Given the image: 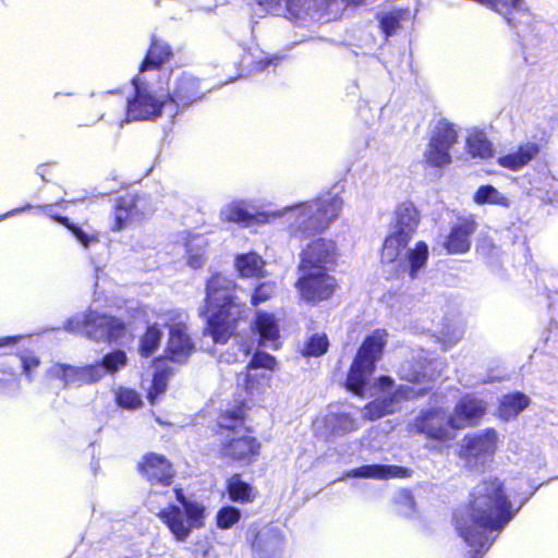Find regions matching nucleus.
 Listing matches in <instances>:
<instances>
[{"label": "nucleus", "mask_w": 558, "mask_h": 558, "mask_svg": "<svg viewBox=\"0 0 558 558\" xmlns=\"http://www.w3.org/2000/svg\"><path fill=\"white\" fill-rule=\"evenodd\" d=\"M238 288L233 279L220 271L206 279L199 316L205 320L204 333L215 343H227L246 319V304L238 295Z\"/></svg>", "instance_id": "1"}, {"label": "nucleus", "mask_w": 558, "mask_h": 558, "mask_svg": "<svg viewBox=\"0 0 558 558\" xmlns=\"http://www.w3.org/2000/svg\"><path fill=\"white\" fill-rule=\"evenodd\" d=\"M251 405L245 399L234 398L226 408L217 412L209 432L218 442V456L221 460L240 465L255 463L262 452V442L251 435L246 426Z\"/></svg>", "instance_id": "2"}, {"label": "nucleus", "mask_w": 558, "mask_h": 558, "mask_svg": "<svg viewBox=\"0 0 558 558\" xmlns=\"http://www.w3.org/2000/svg\"><path fill=\"white\" fill-rule=\"evenodd\" d=\"M173 494L179 505L162 507L160 497L168 498L169 492L150 490L147 495L149 511L162 522L177 542H185L194 529L205 525L206 509L197 500L186 497L182 487H174Z\"/></svg>", "instance_id": "3"}, {"label": "nucleus", "mask_w": 558, "mask_h": 558, "mask_svg": "<svg viewBox=\"0 0 558 558\" xmlns=\"http://www.w3.org/2000/svg\"><path fill=\"white\" fill-rule=\"evenodd\" d=\"M342 198L331 192L320 193L313 199L289 208L288 233L291 239L304 240L324 232L339 216Z\"/></svg>", "instance_id": "4"}, {"label": "nucleus", "mask_w": 558, "mask_h": 558, "mask_svg": "<svg viewBox=\"0 0 558 558\" xmlns=\"http://www.w3.org/2000/svg\"><path fill=\"white\" fill-rule=\"evenodd\" d=\"M388 332L378 328L368 333L360 344L348 371L344 387L353 395L363 398L369 378L384 355Z\"/></svg>", "instance_id": "5"}, {"label": "nucleus", "mask_w": 558, "mask_h": 558, "mask_svg": "<svg viewBox=\"0 0 558 558\" xmlns=\"http://www.w3.org/2000/svg\"><path fill=\"white\" fill-rule=\"evenodd\" d=\"M453 522L458 534L473 547L469 558H483L488 535V496L472 495L468 506L454 512Z\"/></svg>", "instance_id": "6"}, {"label": "nucleus", "mask_w": 558, "mask_h": 558, "mask_svg": "<svg viewBox=\"0 0 558 558\" xmlns=\"http://www.w3.org/2000/svg\"><path fill=\"white\" fill-rule=\"evenodd\" d=\"M395 214V229L386 236L380 252L381 260L388 264L399 259L420 225V213L411 202L399 204Z\"/></svg>", "instance_id": "7"}, {"label": "nucleus", "mask_w": 558, "mask_h": 558, "mask_svg": "<svg viewBox=\"0 0 558 558\" xmlns=\"http://www.w3.org/2000/svg\"><path fill=\"white\" fill-rule=\"evenodd\" d=\"M299 276L294 282L300 299L310 304L318 305L330 300L337 289L338 281L326 270L298 269Z\"/></svg>", "instance_id": "8"}, {"label": "nucleus", "mask_w": 558, "mask_h": 558, "mask_svg": "<svg viewBox=\"0 0 558 558\" xmlns=\"http://www.w3.org/2000/svg\"><path fill=\"white\" fill-rule=\"evenodd\" d=\"M153 213V201L145 193L134 192L120 195L113 205L111 231L119 232L129 226L142 222Z\"/></svg>", "instance_id": "9"}, {"label": "nucleus", "mask_w": 558, "mask_h": 558, "mask_svg": "<svg viewBox=\"0 0 558 558\" xmlns=\"http://www.w3.org/2000/svg\"><path fill=\"white\" fill-rule=\"evenodd\" d=\"M134 92L126 99L125 122L154 120L162 114L167 97L159 98L153 94L148 84L138 77L132 80Z\"/></svg>", "instance_id": "10"}, {"label": "nucleus", "mask_w": 558, "mask_h": 558, "mask_svg": "<svg viewBox=\"0 0 558 558\" xmlns=\"http://www.w3.org/2000/svg\"><path fill=\"white\" fill-rule=\"evenodd\" d=\"M82 329L88 339L111 344L125 336L126 324L117 316L93 311L84 316Z\"/></svg>", "instance_id": "11"}, {"label": "nucleus", "mask_w": 558, "mask_h": 558, "mask_svg": "<svg viewBox=\"0 0 558 558\" xmlns=\"http://www.w3.org/2000/svg\"><path fill=\"white\" fill-rule=\"evenodd\" d=\"M458 142V132L453 123L446 119L439 120L434 126L424 161L434 168H441L451 162L450 148Z\"/></svg>", "instance_id": "12"}, {"label": "nucleus", "mask_w": 558, "mask_h": 558, "mask_svg": "<svg viewBox=\"0 0 558 558\" xmlns=\"http://www.w3.org/2000/svg\"><path fill=\"white\" fill-rule=\"evenodd\" d=\"M509 488L498 480L490 481V535H498L505 526L515 517L529 497L523 498L515 506Z\"/></svg>", "instance_id": "13"}, {"label": "nucleus", "mask_w": 558, "mask_h": 558, "mask_svg": "<svg viewBox=\"0 0 558 558\" xmlns=\"http://www.w3.org/2000/svg\"><path fill=\"white\" fill-rule=\"evenodd\" d=\"M413 429L426 439L439 444H445L456 437V429H452L450 425V415L440 407L422 410L414 418Z\"/></svg>", "instance_id": "14"}, {"label": "nucleus", "mask_w": 558, "mask_h": 558, "mask_svg": "<svg viewBox=\"0 0 558 558\" xmlns=\"http://www.w3.org/2000/svg\"><path fill=\"white\" fill-rule=\"evenodd\" d=\"M338 247L335 241L317 238L300 253L298 269L332 271L337 265Z\"/></svg>", "instance_id": "15"}, {"label": "nucleus", "mask_w": 558, "mask_h": 558, "mask_svg": "<svg viewBox=\"0 0 558 558\" xmlns=\"http://www.w3.org/2000/svg\"><path fill=\"white\" fill-rule=\"evenodd\" d=\"M136 470L153 487H170L177 476L174 464L166 456L153 451L143 454Z\"/></svg>", "instance_id": "16"}, {"label": "nucleus", "mask_w": 558, "mask_h": 558, "mask_svg": "<svg viewBox=\"0 0 558 558\" xmlns=\"http://www.w3.org/2000/svg\"><path fill=\"white\" fill-rule=\"evenodd\" d=\"M195 345L187 333V327L183 322L169 325V337L162 355L156 357V362L185 364Z\"/></svg>", "instance_id": "17"}, {"label": "nucleus", "mask_w": 558, "mask_h": 558, "mask_svg": "<svg viewBox=\"0 0 558 558\" xmlns=\"http://www.w3.org/2000/svg\"><path fill=\"white\" fill-rule=\"evenodd\" d=\"M248 542L257 558H282L284 537L268 525L253 524L248 529Z\"/></svg>", "instance_id": "18"}, {"label": "nucleus", "mask_w": 558, "mask_h": 558, "mask_svg": "<svg viewBox=\"0 0 558 558\" xmlns=\"http://www.w3.org/2000/svg\"><path fill=\"white\" fill-rule=\"evenodd\" d=\"M206 90L198 77L183 73L174 81L173 87L167 94L168 102H173L178 107H186L205 98Z\"/></svg>", "instance_id": "19"}, {"label": "nucleus", "mask_w": 558, "mask_h": 558, "mask_svg": "<svg viewBox=\"0 0 558 558\" xmlns=\"http://www.w3.org/2000/svg\"><path fill=\"white\" fill-rule=\"evenodd\" d=\"M485 412L486 405L483 400L464 395L454 404L450 414V425L456 430L475 426Z\"/></svg>", "instance_id": "20"}, {"label": "nucleus", "mask_w": 558, "mask_h": 558, "mask_svg": "<svg viewBox=\"0 0 558 558\" xmlns=\"http://www.w3.org/2000/svg\"><path fill=\"white\" fill-rule=\"evenodd\" d=\"M280 215L278 213L256 211L250 213L244 202H232L220 213V219L223 222L236 223L241 227H252L256 225H266L275 220Z\"/></svg>", "instance_id": "21"}, {"label": "nucleus", "mask_w": 558, "mask_h": 558, "mask_svg": "<svg viewBox=\"0 0 558 558\" xmlns=\"http://www.w3.org/2000/svg\"><path fill=\"white\" fill-rule=\"evenodd\" d=\"M477 223L473 216H460L444 242L449 254H461L470 250L471 236L476 231Z\"/></svg>", "instance_id": "22"}, {"label": "nucleus", "mask_w": 558, "mask_h": 558, "mask_svg": "<svg viewBox=\"0 0 558 558\" xmlns=\"http://www.w3.org/2000/svg\"><path fill=\"white\" fill-rule=\"evenodd\" d=\"M251 331L257 336L259 347L279 349L280 326L274 313L257 311L251 324Z\"/></svg>", "instance_id": "23"}, {"label": "nucleus", "mask_w": 558, "mask_h": 558, "mask_svg": "<svg viewBox=\"0 0 558 558\" xmlns=\"http://www.w3.org/2000/svg\"><path fill=\"white\" fill-rule=\"evenodd\" d=\"M173 49L163 38L151 35L147 51L138 65L140 72L160 70L166 63L173 59Z\"/></svg>", "instance_id": "24"}, {"label": "nucleus", "mask_w": 558, "mask_h": 558, "mask_svg": "<svg viewBox=\"0 0 558 558\" xmlns=\"http://www.w3.org/2000/svg\"><path fill=\"white\" fill-rule=\"evenodd\" d=\"M439 371L433 361L426 357H416L405 361L399 371L400 379L412 384H423L435 380Z\"/></svg>", "instance_id": "25"}, {"label": "nucleus", "mask_w": 558, "mask_h": 558, "mask_svg": "<svg viewBox=\"0 0 558 558\" xmlns=\"http://www.w3.org/2000/svg\"><path fill=\"white\" fill-rule=\"evenodd\" d=\"M65 202L61 199L56 204H45L38 206L39 210L52 221L66 228L75 240L85 248L99 241L98 233L88 234L78 225L72 222L66 216L54 211V206H62Z\"/></svg>", "instance_id": "26"}, {"label": "nucleus", "mask_w": 558, "mask_h": 558, "mask_svg": "<svg viewBox=\"0 0 558 558\" xmlns=\"http://www.w3.org/2000/svg\"><path fill=\"white\" fill-rule=\"evenodd\" d=\"M271 376L266 375L265 373H257L253 369H245L236 375L238 387L243 390L246 398H244L247 402L252 400L254 397L264 393L266 388L269 386V381ZM234 398H240V396H233ZM241 399H243L241 397Z\"/></svg>", "instance_id": "27"}, {"label": "nucleus", "mask_w": 558, "mask_h": 558, "mask_svg": "<svg viewBox=\"0 0 558 558\" xmlns=\"http://www.w3.org/2000/svg\"><path fill=\"white\" fill-rule=\"evenodd\" d=\"M266 262L254 251L238 254L234 257V268L238 276L243 279H259L267 275Z\"/></svg>", "instance_id": "28"}, {"label": "nucleus", "mask_w": 558, "mask_h": 558, "mask_svg": "<svg viewBox=\"0 0 558 558\" xmlns=\"http://www.w3.org/2000/svg\"><path fill=\"white\" fill-rule=\"evenodd\" d=\"M530 404L531 398L521 391L506 393L499 399L496 415L501 421L509 422L517 418Z\"/></svg>", "instance_id": "29"}, {"label": "nucleus", "mask_w": 558, "mask_h": 558, "mask_svg": "<svg viewBox=\"0 0 558 558\" xmlns=\"http://www.w3.org/2000/svg\"><path fill=\"white\" fill-rule=\"evenodd\" d=\"M539 153V147L535 143L521 145L518 150L498 157L499 166L512 171L520 170L527 165Z\"/></svg>", "instance_id": "30"}, {"label": "nucleus", "mask_w": 558, "mask_h": 558, "mask_svg": "<svg viewBox=\"0 0 558 558\" xmlns=\"http://www.w3.org/2000/svg\"><path fill=\"white\" fill-rule=\"evenodd\" d=\"M228 498L233 502L251 504L256 499L255 488L247 482L242 480L240 473L231 474L225 486Z\"/></svg>", "instance_id": "31"}, {"label": "nucleus", "mask_w": 558, "mask_h": 558, "mask_svg": "<svg viewBox=\"0 0 558 558\" xmlns=\"http://www.w3.org/2000/svg\"><path fill=\"white\" fill-rule=\"evenodd\" d=\"M488 451V430L468 434L463 437L459 454L471 462Z\"/></svg>", "instance_id": "32"}, {"label": "nucleus", "mask_w": 558, "mask_h": 558, "mask_svg": "<svg viewBox=\"0 0 558 558\" xmlns=\"http://www.w3.org/2000/svg\"><path fill=\"white\" fill-rule=\"evenodd\" d=\"M153 363L156 371L153 374L151 384L147 392V399L150 403H153L157 397L166 392L169 378L173 373V369L168 363L156 362V359H154Z\"/></svg>", "instance_id": "33"}, {"label": "nucleus", "mask_w": 558, "mask_h": 558, "mask_svg": "<svg viewBox=\"0 0 558 558\" xmlns=\"http://www.w3.org/2000/svg\"><path fill=\"white\" fill-rule=\"evenodd\" d=\"M162 331L157 324H148L140 337L137 351L144 357H150L159 348Z\"/></svg>", "instance_id": "34"}, {"label": "nucleus", "mask_w": 558, "mask_h": 558, "mask_svg": "<svg viewBox=\"0 0 558 558\" xmlns=\"http://www.w3.org/2000/svg\"><path fill=\"white\" fill-rule=\"evenodd\" d=\"M114 92H109L106 96L90 104V109L95 111L96 121L101 119L118 117L124 107V100L120 97L118 100L113 98Z\"/></svg>", "instance_id": "35"}, {"label": "nucleus", "mask_w": 558, "mask_h": 558, "mask_svg": "<svg viewBox=\"0 0 558 558\" xmlns=\"http://www.w3.org/2000/svg\"><path fill=\"white\" fill-rule=\"evenodd\" d=\"M393 403V396L376 398L364 405L363 417L366 421H376L386 415L392 414L395 411Z\"/></svg>", "instance_id": "36"}, {"label": "nucleus", "mask_w": 558, "mask_h": 558, "mask_svg": "<svg viewBox=\"0 0 558 558\" xmlns=\"http://www.w3.org/2000/svg\"><path fill=\"white\" fill-rule=\"evenodd\" d=\"M407 258L410 264L409 275L414 279L428 259L427 244L424 241L416 242L414 247L408 251Z\"/></svg>", "instance_id": "37"}, {"label": "nucleus", "mask_w": 558, "mask_h": 558, "mask_svg": "<svg viewBox=\"0 0 558 558\" xmlns=\"http://www.w3.org/2000/svg\"><path fill=\"white\" fill-rule=\"evenodd\" d=\"M53 376L61 380L64 386L80 385L82 386L81 379V367L64 363H57L52 367Z\"/></svg>", "instance_id": "38"}, {"label": "nucleus", "mask_w": 558, "mask_h": 558, "mask_svg": "<svg viewBox=\"0 0 558 558\" xmlns=\"http://www.w3.org/2000/svg\"><path fill=\"white\" fill-rule=\"evenodd\" d=\"M466 151L472 157H484L488 154V140L483 131L473 130L465 142Z\"/></svg>", "instance_id": "39"}, {"label": "nucleus", "mask_w": 558, "mask_h": 558, "mask_svg": "<svg viewBox=\"0 0 558 558\" xmlns=\"http://www.w3.org/2000/svg\"><path fill=\"white\" fill-rule=\"evenodd\" d=\"M99 362L106 374H114L128 364V356L123 350L114 349L106 353Z\"/></svg>", "instance_id": "40"}, {"label": "nucleus", "mask_w": 558, "mask_h": 558, "mask_svg": "<svg viewBox=\"0 0 558 558\" xmlns=\"http://www.w3.org/2000/svg\"><path fill=\"white\" fill-rule=\"evenodd\" d=\"M329 348V341L325 333L312 335L304 344L303 355L318 357L324 355Z\"/></svg>", "instance_id": "41"}, {"label": "nucleus", "mask_w": 558, "mask_h": 558, "mask_svg": "<svg viewBox=\"0 0 558 558\" xmlns=\"http://www.w3.org/2000/svg\"><path fill=\"white\" fill-rule=\"evenodd\" d=\"M277 366L278 362L274 355L263 350H256L245 367L255 372L259 368L274 372L276 371Z\"/></svg>", "instance_id": "42"}, {"label": "nucleus", "mask_w": 558, "mask_h": 558, "mask_svg": "<svg viewBox=\"0 0 558 558\" xmlns=\"http://www.w3.org/2000/svg\"><path fill=\"white\" fill-rule=\"evenodd\" d=\"M276 283L274 281H263L255 286L253 289L250 303L252 306H258L262 303L268 302L276 294Z\"/></svg>", "instance_id": "43"}, {"label": "nucleus", "mask_w": 558, "mask_h": 558, "mask_svg": "<svg viewBox=\"0 0 558 558\" xmlns=\"http://www.w3.org/2000/svg\"><path fill=\"white\" fill-rule=\"evenodd\" d=\"M116 402L119 407L135 410L143 405L140 393L131 388L121 387L116 395Z\"/></svg>", "instance_id": "44"}, {"label": "nucleus", "mask_w": 558, "mask_h": 558, "mask_svg": "<svg viewBox=\"0 0 558 558\" xmlns=\"http://www.w3.org/2000/svg\"><path fill=\"white\" fill-rule=\"evenodd\" d=\"M241 519V511L233 506L221 507L216 514V525L221 530L230 529Z\"/></svg>", "instance_id": "45"}, {"label": "nucleus", "mask_w": 558, "mask_h": 558, "mask_svg": "<svg viewBox=\"0 0 558 558\" xmlns=\"http://www.w3.org/2000/svg\"><path fill=\"white\" fill-rule=\"evenodd\" d=\"M333 433H351L357 428V423L349 413H335L332 415Z\"/></svg>", "instance_id": "46"}, {"label": "nucleus", "mask_w": 558, "mask_h": 558, "mask_svg": "<svg viewBox=\"0 0 558 558\" xmlns=\"http://www.w3.org/2000/svg\"><path fill=\"white\" fill-rule=\"evenodd\" d=\"M80 367L82 386L95 384L99 381L101 378H104L106 375V372L102 369L100 362Z\"/></svg>", "instance_id": "47"}, {"label": "nucleus", "mask_w": 558, "mask_h": 558, "mask_svg": "<svg viewBox=\"0 0 558 558\" xmlns=\"http://www.w3.org/2000/svg\"><path fill=\"white\" fill-rule=\"evenodd\" d=\"M412 474L411 469L400 465L380 464V480L407 478Z\"/></svg>", "instance_id": "48"}, {"label": "nucleus", "mask_w": 558, "mask_h": 558, "mask_svg": "<svg viewBox=\"0 0 558 558\" xmlns=\"http://www.w3.org/2000/svg\"><path fill=\"white\" fill-rule=\"evenodd\" d=\"M523 0H490V9L495 10L510 22L508 15L514 9H520Z\"/></svg>", "instance_id": "49"}, {"label": "nucleus", "mask_w": 558, "mask_h": 558, "mask_svg": "<svg viewBox=\"0 0 558 558\" xmlns=\"http://www.w3.org/2000/svg\"><path fill=\"white\" fill-rule=\"evenodd\" d=\"M354 477L380 480V464H365L351 471Z\"/></svg>", "instance_id": "50"}, {"label": "nucleus", "mask_w": 558, "mask_h": 558, "mask_svg": "<svg viewBox=\"0 0 558 558\" xmlns=\"http://www.w3.org/2000/svg\"><path fill=\"white\" fill-rule=\"evenodd\" d=\"M206 259V254L203 251L192 248L187 251L186 265L194 270L203 268Z\"/></svg>", "instance_id": "51"}, {"label": "nucleus", "mask_w": 558, "mask_h": 558, "mask_svg": "<svg viewBox=\"0 0 558 558\" xmlns=\"http://www.w3.org/2000/svg\"><path fill=\"white\" fill-rule=\"evenodd\" d=\"M379 26L386 37L392 35L393 31L399 26V20L391 14L384 15L379 21Z\"/></svg>", "instance_id": "52"}, {"label": "nucleus", "mask_w": 558, "mask_h": 558, "mask_svg": "<svg viewBox=\"0 0 558 558\" xmlns=\"http://www.w3.org/2000/svg\"><path fill=\"white\" fill-rule=\"evenodd\" d=\"M490 204L509 207L511 201L490 185Z\"/></svg>", "instance_id": "53"}, {"label": "nucleus", "mask_w": 558, "mask_h": 558, "mask_svg": "<svg viewBox=\"0 0 558 558\" xmlns=\"http://www.w3.org/2000/svg\"><path fill=\"white\" fill-rule=\"evenodd\" d=\"M40 364L39 357L35 355L22 356V367L26 375H29L33 368H36Z\"/></svg>", "instance_id": "54"}, {"label": "nucleus", "mask_w": 558, "mask_h": 558, "mask_svg": "<svg viewBox=\"0 0 558 558\" xmlns=\"http://www.w3.org/2000/svg\"><path fill=\"white\" fill-rule=\"evenodd\" d=\"M474 202L477 204L488 203V184L481 185L474 194Z\"/></svg>", "instance_id": "55"}, {"label": "nucleus", "mask_w": 558, "mask_h": 558, "mask_svg": "<svg viewBox=\"0 0 558 558\" xmlns=\"http://www.w3.org/2000/svg\"><path fill=\"white\" fill-rule=\"evenodd\" d=\"M22 339H23V336H5V337H0V348L15 345Z\"/></svg>", "instance_id": "56"}, {"label": "nucleus", "mask_w": 558, "mask_h": 558, "mask_svg": "<svg viewBox=\"0 0 558 558\" xmlns=\"http://www.w3.org/2000/svg\"><path fill=\"white\" fill-rule=\"evenodd\" d=\"M551 183L549 184L553 190V197H549L550 202L558 201V181L555 178H550Z\"/></svg>", "instance_id": "57"}, {"label": "nucleus", "mask_w": 558, "mask_h": 558, "mask_svg": "<svg viewBox=\"0 0 558 558\" xmlns=\"http://www.w3.org/2000/svg\"><path fill=\"white\" fill-rule=\"evenodd\" d=\"M378 381H379L380 386L384 388H390L393 385V380L389 376H386V375L379 376Z\"/></svg>", "instance_id": "58"}, {"label": "nucleus", "mask_w": 558, "mask_h": 558, "mask_svg": "<svg viewBox=\"0 0 558 558\" xmlns=\"http://www.w3.org/2000/svg\"><path fill=\"white\" fill-rule=\"evenodd\" d=\"M256 2L266 8H274L280 3V0H256Z\"/></svg>", "instance_id": "59"}, {"label": "nucleus", "mask_w": 558, "mask_h": 558, "mask_svg": "<svg viewBox=\"0 0 558 558\" xmlns=\"http://www.w3.org/2000/svg\"><path fill=\"white\" fill-rule=\"evenodd\" d=\"M489 435H490V452H492L493 447L495 446V441L497 439V433L495 429L490 428Z\"/></svg>", "instance_id": "60"}, {"label": "nucleus", "mask_w": 558, "mask_h": 558, "mask_svg": "<svg viewBox=\"0 0 558 558\" xmlns=\"http://www.w3.org/2000/svg\"><path fill=\"white\" fill-rule=\"evenodd\" d=\"M404 495H405L407 498L413 500V496H412L410 490H404Z\"/></svg>", "instance_id": "61"}, {"label": "nucleus", "mask_w": 558, "mask_h": 558, "mask_svg": "<svg viewBox=\"0 0 558 558\" xmlns=\"http://www.w3.org/2000/svg\"><path fill=\"white\" fill-rule=\"evenodd\" d=\"M426 392V389H421L417 393H415V397L423 396Z\"/></svg>", "instance_id": "62"}, {"label": "nucleus", "mask_w": 558, "mask_h": 558, "mask_svg": "<svg viewBox=\"0 0 558 558\" xmlns=\"http://www.w3.org/2000/svg\"><path fill=\"white\" fill-rule=\"evenodd\" d=\"M495 379H497V380H501V379H502V377H493V376L490 375V377H489L490 383H492L493 380H495Z\"/></svg>", "instance_id": "63"}, {"label": "nucleus", "mask_w": 558, "mask_h": 558, "mask_svg": "<svg viewBox=\"0 0 558 558\" xmlns=\"http://www.w3.org/2000/svg\"><path fill=\"white\" fill-rule=\"evenodd\" d=\"M39 174H40V177H41V179H43L44 181H48V179H46L45 174H43L41 172H39Z\"/></svg>", "instance_id": "64"}]
</instances>
